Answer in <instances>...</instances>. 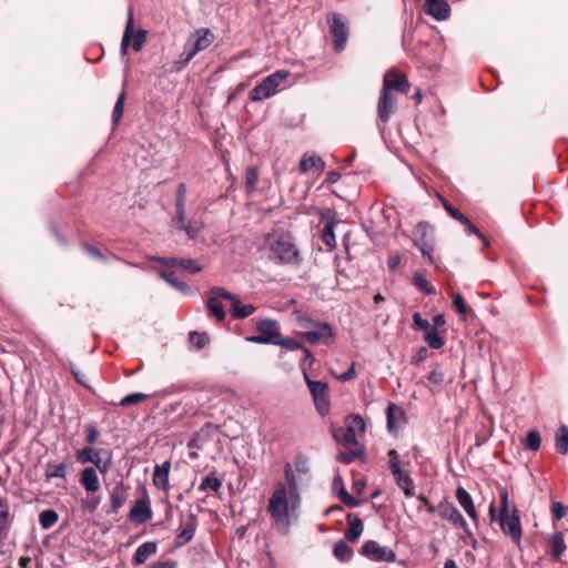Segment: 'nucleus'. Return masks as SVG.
I'll return each mask as SVG.
<instances>
[{"mask_svg": "<svg viewBox=\"0 0 568 568\" xmlns=\"http://www.w3.org/2000/svg\"><path fill=\"white\" fill-rule=\"evenodd\" d=\"M298 505L300 496L295 490V486L287 489L285 484L281 481L275 484L266 509L280 532H288L291 517L294 516Z\"/></svg>", "mask_w": 568, "mask_h": 568, "instance_id": "1", "label": "nucleus"}, {"mask_svg": "<svg viewBox=\"0 0 568 568\" xmlns=\"http://www.w3.org/2000/svg\"><path fill=\"white\" fill-rule=\"evenodd\" d=\"M264 245L268 258L276 264L298 266L302 263L300 250L288 233L268 234Z\"/></svg>", "mask_w": 568, "mask_h": 568, "instance_id": "2", "label": "nucleus"}, {"mask_svg": "<svg viewBox=\"0 0 568 568\" xmlns=\"http://www.w3.org/2000/svg\"><path fill=\"white\" fill-rule=\"evenodd\" d=\"M500 507L498 514V524L501 531L511 538L516 545H520L523 538V528L519 510L516 505L510 504L507 488L499 489Z\"/></svg>", "mask_w": 568, "mask_h": 568, "instance_id": "3", "label": "nucleus"}, {"mask_svg": "<svg viewBox=\"0 0 568 568\" xmlns=\"http://www.w3.org/2000/svg\"><path fill=\"white\" fill-rule=\"evenodd\" d=\"M290 77V71L277 70L267 75L261 83L250 91V99L254 102L263 101L275 95L280 85Z\"/></svg>", "mask_w": 568, "mask_h": 568, "instance_id": "4", "label": "nucleus"}, {"mask_svg": "<svg viewBox=\"0 0 568 568\" xmlns=\"http://www.w3.org/2000/svg\"><path fill=\"white\" fill-rule=\"evenodd\" d=\"M388 468L394 477L397 487L404 493L406 497L415 496L414 479L410 474L403 468V462L396 449H390L387 453Z\"/></svg>", "mask_w": 568, "mask_h": 568, "instance_id": "5", "label": "nucleus"}, {"mask_svg": "<svg viewBox=\"0 0 568 568\" xmlns=\"http://www.w3.org/2000/svg\"><path fill=\"white\" fill-rule=\"evenodd\" d=\"M412 237L414 245L420 251L422 255L427 258L429 264L436 265V260L433 256L435 250L433 226L425 221L418 222L412 231Z\"/></svg>", "mask_w": 568, "mask_h": 568, "instance_id": "6", "label": "nucleus"}, {"mask_svg": "<svg viewBox=\"0 0 568 568\" xmlns=\"http://www.w3.org/2000/svg\"><path fill=\"white\" fill-rule=\"evenodd\" d=\"M75 459L81 465L92 464L97 466L101 475H105L112 467L111 450L98 449L92 446H85L75 452Z\"/></svg>", "mask_w": 568, "mask_h": 568, "instance_id": "7", "label": "nucleus"}, {"mask_svg": "<svg viewBox=\"0 0 568 568\" xmlns=\"http://www.w3.org/2000/svg\"><path fill=\"white\" fill-rule=\"evenodd\" d=\"M305 383L312 395L315 408L321 416H326L331 409L329 388L327 383L322 381H313L303 369Z\"/></svg>", "mask_w": 568, "mask_h": 568, "instance_id": "8", "label": "nucleus"}, {"mask_svg": "<svg viewBox=\"0 0 568 568\" xmlns=\"http://www.w3.org/2000/svg\"><path fill=\"white\" fill-rule=\"evenodd\" d=\"M326 21L329 27L334 50L342 52L346 47L349 34L347 21L342 14L336 12L327 13Z\"/></svg>", "mask_w": 568, "mask_h": 568, "instance_id": "9", "label": "nucleus"}, {"mask_svg": "<svg viewBox=\"0 0 568 568\" xmlns=\"http://www.w3.org/2000/svg\"><path fill=\"white\" fill-rule=\"evenodd\" d=\"M153 517L151 498L145 487H142L139 497L133 501L128 518L132 524L142 525L150 521Z\"/></svg>", "mask_w": 568, "mask_h": 568, "instance_id": "10", "label": "nucleus"}, {"mask_svg": "<svg viewBox=\"0 0 568 568\" xmlns=\"http://www.w3.org/2000/svg\"><path fill=\"white\" fill-rule=\"evenodd\" d=\"M146 36H148V32L145 30H138L135 33H134V19H133V10L130 8L129 10V14H128V20H126V24H125V29H124V32H123V37H122V42H121V52L122 54H126L128 53V50H129V47H130V42L133 38V42H132V48L135 52H139L142 50L145 41H146Z\"/></svg>", "mask_w": 568, "mask_h": 568, "instance_id": "11", "label": "nucleus"}, {"mask_svg": "<svg viewBox=\"0 0 568 568\" xmlns=\"http://www.w3.org/2000/svg\"><path fill=\"white\" fill-rule=\"evenodd\" d=\"M256 331L258 335L250 336L246 339L256 344H273L276 345L281 333L280 325L274 320H261L256 324Z\"/></svg>", "mask_w": 568, "mask_h": 568, "instance_id": "12", "label": "nucleus"}, {"mask_svg": "<svg viewBox=\"0 0 568 568\" xmlns=\"http://www.w3.org/2000/svg\"><path fill=\"white\" fill-rule=\"evenodd\" d=\"M214 39V34L209 28H199L186 40L184 50L189 51L190 55L195 57L199 52L207 49Z\"/></svg>", "mask_w": 568, "mask_h": 568, "instance_id": "13", "label": "nucleus"}, {"mask_svg": "<svg viewBox=\"0 0 568 568\" xmlns=\"http://www.w3.org/2000/svg\"><path fill=\"white\" fill-rule=\"evenodd\" d=\"M410 89V83L405 73L398 69L392 68L384 74L382 90L387 92H395L407 94Z\"/></svg>", "mask_w": 568, "mask_h": 568, "instance_id": "14", "label": "nucleus"}, {"mask_svg": "<svg viewBox=\"0 0 568 568\" xmlns=\"http://www.w3.org/2000/svg\"><path fill=\"white\" fill-rule=\"evenodd\" d=\"M361 554L374 561L393 562L396 559V554L390 548L381 546L375 540L364 542Z\"/></svg>", "mask_w": 568, "mask_h": 568, "instance_id": "15", "label": "nucleus"}, {"mask_svg": "<svg viewBox=\"0 0 568 568\" xmlns=\"http://www.w3.org/2000/svg\"><path fill=\"white\" fill-rule=\"evenodd\" d=\"M440 518L448 520L454 526L464 530L467 536H473L469 526L459 510L448 501H440L437 506Z\"/></svg>", "mask_w": 568, "mask_h": 568, "instance_id": "16", "label": "nucleus"}, {"mask_svg": "<svg viewBox=\"0 0 568 568\" xmlns=\"http://www.w3.org/2000/svg\"><path fill=\"white\" fill-rule=\"evenodd\" d=\"M197 525V517L193 513H189L185 517L181 518L179 532L175 537V546L182 547L190 542L194 537Z\"/></svg>", "mask_w": 568, "mask_h": 568, "instance_id": "17", "label": "nucleus"}, {"mask_svg": "<svg viewBox=\"0 0 568 568\" xmlns=\"http://www.w3.org/2000/svg\"><path fill=\"white\" fill-rule=\"evenodd\" d=\"M397 99L393 92L381 89L377 102V118L381 122L387 123L390 116L396 112Z\"/></svg>", "mask_w": 568, "mask_h": 568, "instance_id": "18", "label": "nucleus"}, {"mask_svg": "<svg viewBox=\"0 0 568 568\" xmlns=\"http://www.w3.org/2000/svg\"><path fill=\"white\" fill-rule=\"evenodd\" d=\"M216 294L224 295V300L231 302L230 312L234 318H246L255 312V307L251 304L243 305L240 298L226 290H216Z\"/></svg>", "mask_w": 568, "mask_h": 568, "instance_id": "19", "label": "nucleus"}, {"mask_svg": "<svg viewBox=\"0 0 568 568\" xmlns=\"http://www.w3.org/2000/svg\"><path fill=\"white\" fill-rule=\"evenodd\" d=\"M313 327L314 329L301 334L308 343L316 344L322 341L328 344L334 338V329L328 323L316 322Z\"/></svg>", "mask_w": 568, "mask_h": 568, "instance_id": "20", "label": "nucleus"}, {"mask_svg": "<svg viewBox=\"0 0 568 568\" xmlns=\"http://www.w3.org/2000/svg\"><path fill=\"white\" fill-rule=\"evenodd\" d=\"M321 221L324 223L322 240L329 250H333L336 247L334 227L339 223V220L336 217L335 212L327 210L321 214Z\"/></svg>", "mask_w": 568, "mask_h": 568, "instance_id": "21", "label": "nucleus"}, {"mask_svg": "<svg viewBox=\"0 0 568 568\" xmlns=\"http://www.w3.org/2000/svg\"><path fill=\"white\" fill-rule=\"evenodd\" d=\"M100 470L97 466H87L79 474V483L87 494H97L101 489Z\"/></svg>", "mask_w": 568, "mask_h": 568, "instance_id": "22", "label": "nucleus"}, {"mask_svg": "<svg viewBox=\"0 0 568 568\" xmlns=\"http://www.w3.org/2000/svg\"><path fill=\"white\" fill-rule=\"evenodd\" d=\"M423 10L437 21L447 20L450 17V6L447 0H423Z\"/></svg>", "mask_w": 568, "mask_h": 568, "instance_id": "23", "label": "nucleus"}, {"mask_svg": "<svg viewBox=\"0 0 568 568\" xmlns=\"http://www.w3.org/2000/svg\"><path fill=\"white\" fill-rule=\"evenodd\" d=\"M216 290H225L224 287L215 286L209 291V298L206 302V306L209 310L210 316L214 317L217 322H223L226 317V313L224 311V306L222 304V300H224V295L216 294L214 291Z\"/></svg>", "mask_w": 568, "mask_h": 568, "instance_id": "24", "label": "nucleus"}, {"mask_svg": "<svg viewBox=\"0 0 568 568\" xmlns=\"http://www.w3.org/2000/svg\"><path fill=\"white\" fill-rule=\"evenodd\" d=\"M387 428L390 433H397L399 428L406 423V414L404 409L389 403L386 409Z\"/></svg>", "mask_w": 568, "mask_h": 568, "instance_id": "25", "label": "nucleus"}, {"mask_svg": "<svg viewBox=\"0 0 568 568\" xmlns=\"http://www.w3.org/2000/svg\"><path fill=\"white\" fill-rule=\"evenodd\" d=\"M456 499L462 506V508L465 510V513L468 515V517L471 519V521L477 525L479 521V516L476 510L473 497L462 486H458L456 489Z\"/></svg>", "mask_w": 568, "mask_h": 568, "instance_id": "26", "label": "nucleus"}, {"mask_svg": "<svg viewBox=\"0 0 568 568\" xmlns=\"http://www.w3.org/2000/svg\"><path fill=\"white\" fill-rule=\"evenodd\" d=\"M129 486L119 481L110 491V510L108 514H118L128 499Z\"/></svg>", "mask_w": 568, "mask_h": 568, "instance_id": "27", "label": "nucleus"}, {"mask_svg": "<svg viewBox=\"0 0 568 568\" xmlns=\"http://www.w3.org/2000/svg\"><path fill=\"white\" fill-rule=\"evenodd\" d=\"M325 162L321 156L314 153H305L300 161L298 170L303 174L315 171L320 175L325 170Z\"/></svg>", "mask_w": 568, "mask_h": 568, "instance_id": "28", "label": "nucleus"}, {"mask_svg": "<svg viewBox=\"0 0 568 568\" xmlns=\"http://www.w3.org/2000/svg\"><path fill=\"white\" fill-rule=\"evenodd\" d=\"M171 469V463L169 460L161 465H155L153 473V485L165 493L170 490L169 475Z\"/></svg>", "mask_w": 568, "mask_h": 568, "instance_id": "29", "label": "nucleus"}, {"mask_svg": "<svg viewBox=\"0 0 568 568\" xmlns=\"http://www.w3.org/2000/svg\"><path fill=\"white\" fill-rule=\"evenodd\" d=\"M158 261L166 267L180 266L192 274L199 273L202 270L197 261L191 258L159 257Z\"/></svg>", "mask_w": 568, "mask_h": 568, "instance_id": "30", "label": "nucleus"}, {"mask_svg": "<svg viewBox=\"0 0 568 568\" xmlns=\"http://www.w3.org/2000/svg\"><path fill=\"white\" fill-rule=\"evenodd\" d=\"M223 485V479L219 476L217 471L213 469L207 476H205L199 485V490L202 493L219 494Z\"/></svg>", "mask_w": 568, "mask_h": 568, "instance_id": "31", "label": "nucleus"}, {"mask_svg": "<svg viewBox=\"0 0 568 568\" xmlns=\"http://www.w3.org/2000/svg\"><path fill=\"white\" fill-rule=\"evenodd\" d=\"M346 520L348 527L345 531V538L351 542H355L358 540L364 529L362 519L356 514L351 513L347 515Z\"/></svg>", "mask_w": 568, "mask_h": 568, "instance_id": "32", "label": "nucleus"}, {"mask_svg": "<svg viewBox=\"0 0 568 568\" xmlns=\"http://www.w3.org/2000/svg\"><path fill=\"white\" fill-rule=\"evenodd\" d=\"M156 550H158V546L153 541H146V542L142 544L141 546L138 547V549L135 550V552L133 555V558H132L133 564H135V565L144 564L149 559V557H151L152 555H154L156 552Z\"/></svg>", "mask_w": 568, "mask_h": 568, "instance_id": "33", "label": "nucleus"}, {"mask_svg": "<svg viewBox=\"0 0 568 568\" xmlns=\"http://www.w3.org/2000/svg\"><path fill=\"white\" fill-rule=\"evenodd\" d=\"M186 193H187L186 184L180 183L178 186V190H176V200H175V210H176L175 221L176 222L182 223L186 219V216H185Z\"/></svg>", "mask_w": 568, "mask_h": 568, "instance_id": "34", "label": "nucleus"}, {"mask_svg": "<svg viewBox=\"0 0 568 568\" xmlns=\"http://www.w3.org/2000/svg\"><path fill=\"white\" fill-rule=\"evenodd\" d=\"M550 546H551L552 558L559 559L561 557V555L567 549L565 539H564V534L561 531H557L552 535Z\"/></svg>", "mask_w": 568, "mask_h": 568, "instance_id": "35", "label": "nucleus"}, {"mask_svg": "<svg viewBox=\"0 0 568 568\" xmlns=\"http://www.w3.org/2000/svg\"><path fill=\"white\" fill-rule=\"evenodd\" d=\"M174 223L179 230L185 231L190 239H195L204 227V224L201 221H191L189 223H185L184 220L181 223L174 220Z\"/></svg>", "mask_w": 568, "mask_h": 568, "instance_id": "36", "label": "nucleus"}, {"mask_svg": "<svg viewBox=\"0 0 568 568\" xmlns=\"http://www.w3.org/2000/svg\"><path fill=\"white\" fill-rule=\"evenodd\" d=\"M525 449L537 452L541 446V436L537 429L529 430L526 437L521 440Z\"/></svg>", "mask_w": 568, "mask_h": 568, "instance_id": "37", "label": "nucleus"}, {"mask_svg": "<svg viewBox=\"0 0 568 568\" xmlns=\"http://www.w3.org/2000/svg\"><path fill=\"white\" fill-rule=\"evenodd\" d=\"M333 554L339 561L346 562L352 559L353 549L347 545L345 540H338L334 545Z\"/></svg>", "mask_w": 568, "mask_h": 568, "instance_id": "38", "label": "nucleus"}, {"mask_svg": "<svg viewBox=\"0 0 568 568\" xmlns=\"http://www.w3.org/2000/svg\"><path fill=\"white\" fill-rule=\"evenodd\" d=\"M424 341L433 349H439L445 345L444 336L439 335L436 328H428L424 334Z\"/></svg>", "mask_w": 568, "mask_h": 568, "instance_id": "39", "label": "nucleus"}, {"mask_svg": "<svg viewBox=\"0 0 568 568\" xmlns=\"http://www.w3.org/2000/svg\"><path fill=\"white\" fill-rule=\"evenodd\" d=\"M44 476L47 480L52 478H62L67 477V465L64 463L59 464H48L45 468Z\"/></svg>", "mask_w": 568, "mask_h": 568, "instance_id": "40", "label": "nucleus"}, {"mask_svg": "<svg viewBox=\"0 0 568 568\" xmlns=\"http://www.w3.org/2000/svg\"><path fill=\"white\" fill-rule=\"evenodd\" d=\"M160 275L164 281H166L171 286H173L178 291L182 293H187L190 291V286L185 282L179 280L174 272H161Z\"/></svg>", "mask_w": 568, "mask_h": 568, "instance_id": "41", "label": "nucleus"}, {"mask_svg": "<svg viewBox=\"0 0 568 568\" xmlns=\"http://www.w3.org/2000/svg\"><path fill=\"white\" fill-rule=\"evenodd\" d=\"M413 283L425 295H433L436 293L435 287L418 272L413 275Z\"/></svg>", "mask_w": 568, "mask_h": 568, "instance_id": "42", "label": "nucleus"}, {"mask_svg": "<svg viewBox=\"0 0 568 568\" xmlns=\"http://www.w3.org/2000/svg\"><path fill=\"white\" fill-rule=\"evenodd\" d=\"M346 427L353 430L355 434L359 435L365 432V422L363 417L358 414H351L345 419Z\"/></svg>", "mask_w": 568, "mask_h": 568, "instance_id": "43", "label": "nucleus"}, {"mask_svg": "<svg viewBox=\"0 0 568 568\" xmlns=\"http://www.w3.org/2000/svg\"><path fill=\"white\" fill-rule=\"evenodd\" d=\"M556 450L565 455L568 453V427L561 426L556 433Z\"/></svg>", "mask_w": 568, "mask_h": 568, "instance_id": "44", "label": "nucleus"}, {"mask_svg": "<svg viewBox=\"0 0 568 568\" xmlns=\"http://www.w3.org/2000/svg\"><path fill=\"white\" fill-rule=\"evenodd\" d=\"M58 519V514L52 509L43 510L39 515V523L43 529H49L54 526Z\"/></svg>", "mask_w": 568, "mask_h": 568, "instance_id": "45", "label": "nucleus"}, {"mask_svg": "<svg viewBox=\"0 0 568 568\" xmlns=\"http://www.w3.org/2000/svg\"><path fill=\"white\" fill-rule=\"evenodd\" d=\"M9 505L7 499L0 495V536L8 529L9 527Z\"/></svg>", "mask_w": 568, "mask_h": 568, "instance_id": "46", "label": "nucleus"}, {"mask_svg": "<svg viewBox=\"0 0 568 568\" xmlns=\"http://www.w3.org/2000/svg\"><path fill=\"white\" fill-rule=\"evenodd\" d=\"M124 101H125V91L123 90L120 95L118 97V100L115 102V105L113 108L112 112V121L114 124H116L120 119L123 115L124 112Z\"/></svg>", "mask_w": 568, "mask_h": 568, "instance_id": "47", "label": "nucleus"}, {"mask_svg": "<svg viewBox=\"0 0 568 568\" xmlns=\"http://www.w3.org/2000/svg\"><path fill=\"white\" fill-rule=\"evenodd\" d=\"M443 206L453 219L460 222L462 224H469V219L459 210L452 206L446 200H443Z\"/></svg>", "mask_w": 568, "mask_h": 568, "instance_id": "48", "label": "nucleus"}, {"mask_svg": "<svg viewBox=\"0 0 568 568\" xmlns=\"http://www.w3.org/2000/svg\"><path fill=\"white\" fill-rule=\"evenodd\" d=\"M148 398H149V395H146V394H143V393H132V394H129V395L124 396L121 399L120 405L123 406V407H128V406L141 403V402H143V400H145Z\"/></svg>", "mask_w": 568, "mask_h": 568, "instance_id": "49", "label": "nucleus"}, {"mask_svg": "<svg viewBox=\"0 0 568 568\" xmlns=\"http://www.w3.org/2000/svg\"><path fill=\"white\" fill-rule=\"evenodd\" d=\"M190 342L199 349L204 348L209 342V335L206 333H197L192 332L190 333Z\"/></svg>", "mask_w": 568, "mask_h": 568, "instance_id": "50", "label": "nucleus"}, {"mask_svg": "<svg viewBox=\"0 0 568 568\" xmlns=\"http://www.w3.org/2000/svg\"><path fill=\"white\" fill-rule=\"evenodd\" d=\"M276 345L278 346H282L288 351H296V349H301L304 347L303 344H301L300 342L295 341L294 338L292 337H282V335L280 336Z\"/></svg>", "mask_w": 568, "mask_h": 568, "instance_id": "51", "label": "nucleus"}, {"mask_svg": "<svg viewBox=\"0 0 568 568\" xmlns=\"http://www.w3.org/2000/svg\"><path fill=\"white\" fill-rule=\"evenodd\" d=\"M89 498L83 503V508L90 514H93L101 504V497L95 494H88Z\"/></svg>", "mask_w": 568, "mask_h": 568, "instance_id": "52", "label": "nucleus"}, {"mask_svg": "<svg viewBox=\"0 0 568 568\" xmlns=\"http://www.w3.org/2000/svg\"><path fill=\"white\" fill-rule=\"evenodd\" d=\"M99 435L100 433L94 425L90 424L85 426V442L88 446L94 445L99 438Z\"/></svg>", "mask_w": 568, "mask_h": 568, "instance_id": "53", "label": "nucleus"}, {"mask_svg": "<svg viewBox=\"0 0 568 568\" xmlns=\"http://www.w3.org/2000/svg\"><path fill=\"white\" fill-rule=\"evenodd\" d=\"M453 306L462 315H466L468 313V306L466 305L463 296L458 293L453 295Z\"/></svg>", "mask_w": 568, "mask_h": 568, "instance_id": "54", "label": "nucleus"}, {"mask_svg": "<svg viewBox=\"0 0 568 568\" xmlns=\"http://www.w3.org/2000/svg\"><path fill=\"white\" fill-rule=\"evenodd\" d=\"M246 185L250 189H254L258 181V173L255 168H247L245 172Z\"/></svg>", "mask_w": 568, "mask_h": 568, "instance_id": "55", "label": "nucleus"}, {"mask_svg": "<svg viewBox=\"0 0 568 568\" xmlns=\"http://www.w3.org/2000/svg\"><path fill=\"white\" fill-rule=\"evenodd\" d=\"M341 500L348 507H356L359 505V499L353 497L346 489L342 488L339 491Z\"/></svg>", "mask_w": 568, "mask_h": 568, "instance_id": "56", "label": "nucleus"}, {"mask_svg": "<svg viewBox=\"0 0 568 568\" xmlns=\"http://www.w3.org/2000/svg\"><path fill=\"white\" fill-rule=\"evenodd\" d=\"M82 247L83 250L92 257L94 258H98V260H101L103 262L106 261V257L105 255L98 248L95 247L94 245H91L89 243H83L82 244Z\"/></svg>", "mask_w": 568, "mask_h": 568, "instance_id": "57", "label": "nucleus"}, {"mask_svg": "<svg viewBox=\"0 0 568 568\" xmlns=\"http://www.w3.org/2000/svg\"><path fill=\"white\" fill-rule=\"evenodd\" d=\"M413 327L414 329H424L426 332L430 328V324L428 321L424 320L418 312H416L413 314Z\"/></svg>", "mask_w": 568, "mask_h": 568, "instance_id": "58", "label": "nucleus"}, {"mask_svg": "<svg viewBox=\"0 0 568 568\" xmlns=\"http://www.w3.org/2000/svg\"><path fill=\"white\" fill-rule=\"evenodd\" d=\"M551 514L554 519L560 520L566 515V507L559 501L552 503Z\"/></svg>", "mask_w": 568, "mask_h": 568, "instance_id": "59", "label": "nucleus"}, {"mask_svg": "<svg viewBox=\"0 0 568 568\" xmlns=\"http://www.w3.org/2000/svg\"><path fill=\"white\" fill-rule=\"evenodd\" d=\"M295 315L298 324L303 327H313L316 323L306 313L297 311L295 312Z\"/></svg>", "mask_w": 568, "mask_h": 568, "instance_id": "60", "label": "nucleus"}, {"mask_svg": "<svg viewBox=\"0 0 568 568\" xmlns=\"http://www.w3.org/2000/svg\"><path fill=\"white\" fill-rule=\"evenodd\" d=\"M343 442L347 446H354L357 444V434L346 427V430L343 435Z\"/></svg>", "mask_w": 568, "mask_h": 568, "instance_id": "61", "label": "nucleus"}, {"mask_svg": "<svg viewBox=\"0 0 568 568\" xmlns=\"http://www.w3.org/2000/svg\"><path fill=\"white\" fill-rule=\"evenodd\" d=\"M193 55H190L189 51H185V55H182L178 61L174 62V68L176 71H181L186 67V64L193 59Z\"/></svg>", "mask_w": 568, "mask_h": 568, "instance_id": "62", "label": "nucleus"}, {"mask_svg": "<svg viewBox=\"0 0 568 568\" xmlns=\"http://www.w3.org/2000/svg\"><path fill=\"white\" fill-rule=\"evenodd\" d=\"M464 225L467 227V230H468L470 233H473V234L477 235V236H478V237L484 242V244H485L486 246H488V245H489V242H488L487 237H486V236H485V235L479 231V229H478L477 226H475L470 221H469V224H464Z\"/></svg>", "mask_w": 568, "mask_h": 568, "instance_id": "63", "label": "nucleus"}, {"mask_svg": "<svg viewBox=\"0 0 568 568\" xmlns=\"http://www.w3.org/2000/svg\"><path fill=\"white\" fill-rule=\"evenodd\" d=\"M427 379L433 384H440L444 379V376L443 373L434 369L428 374Z\"/></svg>", "mask_w": 568, "mask_h": 568, "instance_id": "64", "label": "nucleus"}]
</instances>
